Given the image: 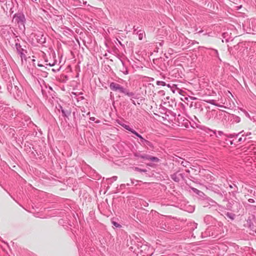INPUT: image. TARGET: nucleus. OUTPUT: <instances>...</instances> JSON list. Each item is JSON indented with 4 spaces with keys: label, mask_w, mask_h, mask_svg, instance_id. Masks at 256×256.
<instances>
[{
    "label": "nucleus",
    "mask_w": 256,
    "mask_h": 256,
    "mask_svg": "<svg viewBox=\"0 0 256 256\" xmlns=\"http://www.w3.org/2000/svg\"><path fill=\"white\" fill-rule=\"evenodd\" d=\"M110 87L111 90L115 91H118L120 92L126 94L128 96H132V93H128L126 92L125 90L122 87L120 84L115 83V82H112L110 84Z\"/></svg>",
    "instance_id": "obj_1"
},
{
    "label": "nucleus",
    "mask_w": 256,
    "mask_h": 256,
    "mask_svg": "<svg viewBox=\"0 0 256 256\" xmlns=\"http://www.w3.org/2000/svg\"><path fill=\"white\" fill-rule=\"evenodd\" d=\"M142 158H145L146 160H150L151 161H152L154 162H158L159 159L156 157L152 156H146Z\"/></svg>",
    "instance_id": "obj_2"
},
{
    "label": "nucleus",
    "mask_w": 256,
    "mask_h": 256,
    "mask_svg": "<svg viewBox=\"0 0 256 256\" xmlns=\"http://www.w3.org/2000/svg\"><path fill=\"white\" fill-rule=\"evenodd\" d=\"M122 127H124V128H126V130H128V131H130L132 130V128H130V127L126 124H122Z\"/></svg>",
    "instance_id": "obj_3"
},
{
    "label": "nucleus",
    "mask_w": 256,
    "mask_h": 256,
    "mask_svg": "<svg viewBox=\"0 0 256 256\" xmlns=\"http://www.w3.org/2000/svg\"><path fill=\"white\" fill-rule=\"evenodd\" d=\"M172 178L174 181H176V182H178V180H179L178 178L176 176V174H173V175L172 176Z\"/></svg>",
    "instance_id": "obj_4"
},
{
    "label": "nucleus",
    "mask_w": 256,
    "mask_h": 256,
    "mask_svg": "<svg viewBox=\"0 0 256 256\" xmlns=\"http://www.w3.org/2000/svg\"><path fill=\"white\" fill-rule=\"evenodd\" d=\"M130 132H132L134 134H135L136 136H138L139 135V134L136 132L134 130H133L132 129V130Z\"/></svg>",
    "instance_id": "obj_5"
},
{
    "label": "nucleus",
    "mask_w": 256,
    "mask_h": 256,
    "mask_svg": "<svg viewBox=\"0 0 256 256\" xmlns=\"http://www.w3.org/2000/svg\"><path fill=\"white\" fill-rule=\"evenodd\" d=\"M130 132H132L134 134H135L136 136H138L139 135V134L136 132L134 130H133L132 129V130Z\"/></svg>",
    "instance_id": "obj_6"
},
{
    "label": "nucleus",
    "mask_w": 256,
    "mask_h": 256,
    "mask_svg": "<svg viewBox=\"0 0 256 256\" xmlns=\"http://www.w3.org/2000/svg\"><path fill=\"white\" fill-rule=\"evenodd\" d=\"M138 137L140 138L142 140V141L144 140V138L140 134L138 135Z\"/></svg>",
    "instance_id": "obj_7"
},
{
    "label": "nucleus",
    "mask_w": 256,
    "mask_h": 256,
    "mask_svg": "<svg viewBox=\"0 0 256 256\" xmlns=\"http://www.w3.org/2000/svg\"><path fill=\"white\" fill-rule=\"evenodd\" d=\"M138 38L140 40H142V36H141V34H139V36H138Z\"/></svg>",
    "instance_id": "obj_8"
},
{
    "label": "nucleus",
    "mask_w": 256,
    "mask_h": 256,
    "mask_svg": "<svg viewBox=\"0 0 256 256\" xmlns=\"http://www.w3.org/2000/svg\"><path fill=\"white\" fill-rule=\"evenodd\" d=\"M114 225L115 226H118V224L116 222H114Z\"/></svg>",
    "instance_id": "obj_9"
},
{
    "label": "nucleus",
    "mask_w": 256,
    "mask_h": 256,
    "mask_svg": "<svg viewBox=\"0 0 256 256\" xmlns=\"http://www.w3.org/2000/svg\"><path fill=\"white\" fill-rule=\"evenodd\" d=\"M252 199H250V200H249V202H252Z\"/></svg>",
    "instance_id": "obj_10"
},
{
    "label": "nucleus",
    "mask_w": 256,
    "mask_h": 256,
    "mask_svg": "<svg viewBox=\"0 0 256 256\" xmlns=\"http://www.w3.org/2000/svg\"><path fill=\"white\" fill-rule=\"evenodd\" d=\"M230 218H232V219H233L234 218H232V216H230Z\"/></svg>",
    "instance_id": "obj_11"
},
{
    "label": "nucleus",
    "mask_w": 256,
    "mask_h": 256,
    "mask_svg": "<svg viewBox=\"0 0 256 256\" xmlns=\"http://www.w3.org/2000/svg\"><path fill=\"white\" fill-rule=\"evenodd\" d=\"M255 232H256V231H255Z\"/></svg>",
    "instance_id": "obj_12"
}]
</instances>
